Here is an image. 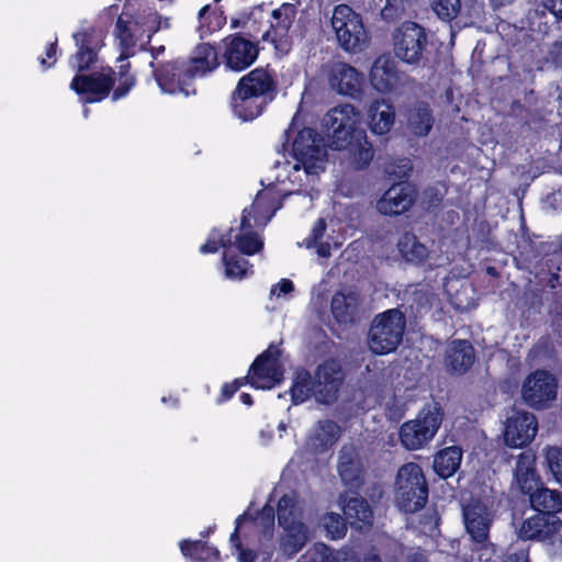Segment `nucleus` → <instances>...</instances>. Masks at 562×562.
<instances>
[{
  "mask_svg": "<svg viewBox=\"0 0 562 562\" xmlns=\"http://www.w3.org/2000/svg\"><path fill=\"white\" fill-rule=\"evenodd\" d=\"M358 305V293L352 289H344L333 296L331 312L338 322L347 323L352 319Z\"/></svg>",
  "mask_w": 562,
  "mask_h": 562,
  "instance_id": "nucleus-33",
  "label": "nucleus"
},
{
  "mask_svg": "<svg viewBox=\"0 0 562 562\" xmlns=\"http://www.w3.org/2000/svg\"><path fill=\"white\" fill-rule=\"evenodd\" d=\"M289 155L292 160L276 165L274 180L268 179L267 187L252 203L254 209L274 204L278 210L281 198L286 196L303 210L312 207L314 184L326 169L327 149L314 130L303 128L294 137Z\"/></svg>",
  "mask_w": 562,
  "mask_h": 562,
  "instance_id": "nucleus-1",
  "label": "nucleus"
},
{
  "mask_svg": "<svg viewBox=\"0 0 562 562\" xmlns=\"http://www.w3.org/2000/svg\"><path fill=\"white\" fill-rule=\"evenodd\" d=\"M542 457L548 472L554 482L562 486V447L546 446L542 449Z\"/></svg>",
  "mask_w": 562,
  "mask_h": 562,
  "instance_id": "nucleus-42",
  "label": "nucleus"
},
{
  "mask_svg": "<svg viewBox=\"0 0 562 562\" xmlns=\"http://www.w3.org/2000/svg\"><path fill=\"white\" fill-rule=\"evenodd\" d=\"M57 46L56 43L49 45L46 49V58L41 59V64L44 68H49L56 61Z\"/></svg>",
  "mask_w": 562,
  "mask_h": 562,
  "instance_id": "nucleus-51",
  "label": "nucleus"
},
{
  "mask_svg": "<svg viewBox=\"0 0 562 562\" xmlns=\"http://www.w3.org/2000/svg\"><path fill=\"white\" fill-rule=\"evenodd\" d=\"M179 547L182 554L193 562H216L220 557V552L215 548L209 547L199 540H182Z\"/></svg>",
  "mask_w": 562,
  "mask_h": 562,
  "instance_id": "nucleus-39",
  "label": "nucleus"
},
{
  "mask_svg": "<svg viewBox=\"0 0 562 562\" xmlns=\"http://www.w3.org/2000/svg\"><path fill=\"white\" fill-rule=\"evenodd\" d=\"M434 119L426 105H417L409 111L408 126L413 134L426 136L432 127Z\"/></svg>",
  "mask_w": 562,
  "mask_h": 562,
  "instance_id": "nucleus-41",
  "label": "nucleus"
},
{
  "mask_svg": "<svg viewBox=\"0 0 562 562\" xmlns=\"http://www.w3.org/2000/svg\"><path fill=\"white\" fill-rule=\"evenodd\" d=\"M395 122L393 105L385 100L372 102L368 109V125L370 131L376 135L389 133Z\"/></svg>",
  "mask_w": 562,
  "mask_h": 562,
  "instance_id": "nucleus-29",
  "label": "nucleus"
},
{
  "mask_svg": "<svg viewBox=\"0 0 562 562\" xmlns=\"http://www.w3.org/2000/svg\"><path fill=\"white\" fill-rule=\"evenodd\" d=\"M463 518L467 531L472 539L479 543L484 542L492 521L487 504L482 501L468 504L463 508Z\"/></svg>",
  "mask_w": 562,
  "mask_h": 562,
  "instance_id": "nucleus-20",
  "label": "nucleus"
},
{
  "mask_svg": "<svg viewBox=\"0 0 562 562\" xmlns=\"http://www.w3.org/2000/svg\"><path fill=\"white\" fill-rule=\"evenodd\" d=\"M540 485L542 480L537 469L536 454L530 451L520 452L513 467L512 488L529 495Z\"/></svg>",
  "mask_w": 562,
  "mask_h": 562,
  "instance_id": "nucleus-17",
  "label": "nucleus"
},
{
  "mask_svg": "<svg viewBox=\"0 0 562 562\" xmlns=\"http://www.w3.org/2000/svg\"><path fill=\"white\" fill-rule=\"evenodd\" d=\"M169 27V20L161 19L144 0H126L119 16L115 36L126 54L137 46L143 47L155 32Z\"/></svg>",
  "mask_w": 562,
  "mask_h": 562,
  "instance_id": "nucleus-4",
  "label": "nucleus"
},
{
  "mask_svg": "<svg viewBox=\"0 0 562 562\" xmlns=\"http://www.w3.org/2000/svg\"><path fill=\"white\" fill-rule=\"evenodd\" d=\"M396 248L401 257L412 263H422L428 257L426 246L418 241L412 233H404L400 236Z\"/></svg>",
  "mask_w": 562,
  "mask_h": 562,
  "instance_id": "nucleus-36",
  "label": "nucleus"
},
{
  "mask_svg": "<svg viewBox=\"0 0 562 562\" xmlns=\"http://www.w3.org/2000/svg\"><path fill=\"white\" fill-rule=\"evenodd\" d=\"M323 526L331 539L344 537L347 530L345 520L339 514L329 513L323 518Z\"/></svg>",
  "mask_w": 562,
  "mask_h": 562,
  "instance_id": "nucleus-45",
  "label": "nucleus"
},
{
  "mask_svg": "<svg viewBox=\"0 0 562 562\" xmlns=\"http://www.w3.org/2000/svg\"><path fill=\"white\" fill-rule=\"evenodd\" d=\"M293 292V282L289 279H281L278 283L272 285L270 290V300L288 301L292 297Z\"/></svg>",
  "mask_w": 562,
  "mask_h": 562,
  "instance_id": "nucleus-46",
  "label": "nucleus"
},
{
  "mask_svg": "<svg viewBox=\"0 0 562 562\" xmlns=\"http://www.w3.org/2000/svg\"><path fill=\"white\" fill-rule=\"evenodd\" d=\"M218 66L217 53L209 44L199 45L189 63H168L155 70L156 81L162 93L183 94L195 92L192 79Z\"/></svg>",
  "mask_w": 562,
  "mask_h": 562,
  "instance_id": "nucleus-3",
  "label": "nucleus"
},
{
  "mask_svg": "<svg viewBox=\"0 0 562 562\" xmlns=\"http://www.w3.org/2000/svg\"><path fill=\"white\" fill-rule=\"evenodd\" d=\"M461 461V449L456 446L447 447L436 454L434 470L441 477H450L460 468Z\"/></svg>",
  "mask_w": 562,
  "mask_h": 562,
  "instance_id": "nucleus-37",
  "label": "nucleus"
},
{
  "mask_svg": "<svg viewBox=\"0 0 562 562\" xmlns=\"http://www.w3.org/2000/svg\"><path fill=\"white\" fill-rule=\"evenodd\" d=\"M240 400H241V402H243L244 404H246V405H248V406H250V405L252 404L251 397H250V395H249V394H247V393H243V394L240 395Z\"/></svg>",
  "mask_w": 562,
  "mask_h": 562,
  "instance_id": "nucleus-55",
  "label": "nucleus"
},
{
  "mask_svg": "<svg viewBox=\"0 0 562 562\" xmlns=\"http://www.w3.org/2000/svg\"><path fill=\"white\" fill-rule=\"evenodd\" d=\"M347 146L334 148L335 150H345L348 155V161L355 169H364L373 159V148L366 131L357 132L353 137L347 139Z\"/></svg>",
  "mask_w": 562,
  "mask_h": 562,
  "instance_id": "nucleus-27",
  "label": "nucleus"
},
{
  "mask_svg": "<svg viewBox=\"0 0 562 562\" xmlns=\"http://www.w3.org/2000/svg\"><path fill=\"white\" fill-rule=\"evenodd\" d=\"M414 202V190L409 184L392 186L376 202V210L384 215H400Z\"/></svg>",
  "mask_w": 562,
  "mask_h": 562,
  "instance_id": "nucleus-21",
  "label": "nucleus"
},
{
  "mask_svg": "<svg viewBox=\"0 0 562 562\" xmlns=\"http://www.w3.org/2000/svg\"><path fill=\"white\" fill-rule=\"evenodd\" d=\"M330 23L337 42L345 52L359 54L369 46L370 36L362 16L349 5H336Z\"/></svg>",
  "mask_w": 562,
  "mask_h": 562,
  "instance_id": "nucleus-7",
  "label": "nucleus"
},
{
  "mask_svg": "<svg viewBox=\"0 0 562 562\" xmlns=\"http://www.w3.org/2000/svg\"><path fill=\"white\" fill-rule=\"evenodd\" d=\"M341 381L342 373L336 361L319 366L314 379L306 371H297L291 389L292 401L300 404L314 396L319 403H329L336 397Z\"/></svg>",
  "mask_w": 562,
  "mask_h": 562,
  "instance_id": "nucleus-5",
  "label": "nucleus"
},
{
  "mask_svg": "<svg viewBox=\"0 0 562 562\" xmlns=\"http://www.w3.org/2000/svg\"><path fill=\"white\" fill-rule=\"evenodd\" d=\"M236 529L235 532L231 537V542L234 543L237 550V560L238 562H254V554L251 551L243 549L241 546L237 542L238 531L246 524L254 525L255 527L262 528L265 533H269L274 524V510L270 505H266L261 512V514L255 519H249V514H245L236 520Z\"/></svg>",
  "mask_w": 562,
  "mask_h": 562,
  "instance_id": "nucleus-24",
  "label": "nucleus"
},
{
  "mask_svg": "<svg viewBox=\"0 0 562 562\" xmlns=\"http://www.w3.org/2000/svg\"><path fill=\"white\" fill-rule=\"evenodd\" d=\"M110 68H102L91 75H77L70 88L85 103L99 102L108 97L111 88L117 82L113 99L117 100L124 97L134 86V78L128 72H121L119 79L113 77Z\"/></svg>",
  "mask_w": 562,
  "mask_h": 562,
  "instance_id": "nucleus-6",
  "label": "nucleus"
},
{
  "mask_svg": "<svg viewBox=\"0 0 562 562\" xmlns=\"http://www.w3.org/2000/svg\"><path fill=\"white\" fill-rule=\"evenodd\" d=\"M538 420L526 411L514 409L504 422V443L509 448H524L537 436Z\"/></svg>",
  "mask_w": 562,
  "mask_h": 562,
  "instance_id": "nucleus-13",
  "label": "nucleus"
},
{
  "mask_svg": "<svg viewBox=\"0 0 562 562\" xmlns=\"http://www.w3.org/2000/svg\"><path fill=\"white\" fill-rule=\"evenodd\" d=\"M405 330V319L398 310H389L378 315L369 333V348L376 355L394 351L401 344Z\"/></svg>",
  "mask_w": 562,
  "mask_h": 562,
  "instance_id": "nucleus-10",
  "label": "nucleus"
},
{
  "mask_svg": "<svg viewBox=\"0 0 562 562\" xmlns=\"http://www.w3.org/2000/svg\"><path fill=\"white\" fill-rule=\"evenodd\" d=\"M266 99L248 94L245 90L236 88L233 94V111L243 121L256 119L263 110Z\"/></svg>",
  "mask_w": 562,
  "mask_h": 562,
  "instance_id": "nucleus-30",
  "label": "nucleus"
},
{
  "mask_svg": "<svg viewBox=\"0 0 562 562\" xmlns=\"http://www.w3.org/2000/svg\"><path fill=\"white\" fill-rule=\"evenodd\" d=\"M338 471L345 484L351 487L360 484L361 464L351 449L341 450Z\"/></svg>",
  "mask_w": 562,
  "mask_h": 562,
  "instance_id": "nucleus-38",
  "label": "nucleus"
},
{
  "mask_svg": "<svg viewBox=\"0 0 562 562\" xmlns=\"http://www.w3.org/2000/svg\"><path fill=\"white\" fill-rule=\"evenodd\" d=\"M324 124L329 132V146L341 148L347 146V139L355 136L361 128L360 112L351 104H341L331 109L324 119Z\"/></svg>",
  "mask_w": 562,
  "mask_h": 562,
  "instance_id": "nucleus-12",
  "label": "nucleus"
},
{
  "mask_svg": "<svg viewBox=\"0 0 562 562\" xmlns=\"http://www.w3.org/2000/svg\"><path fill=\"white\" fill-rule=\"evenodd\" d=\"M296 16V8L291 3H283L280 8L271 12V31L267 32V36L276 44L277 49L288 50L286 36L290 26Z\"/></svg>",
  "mask_w": 562,
  "mask_h": 562,
  "instance_id": "nucleus-25",
  "label": "nucleus"
},
{
  "mask_svg": "<svg viewBox=\"0 0 562 562\" xmlns=\"http://www.w3.org/2000/svg\"><path fill=\"white\" fill-rule=\"evenodd\" d=\"M345 515L350 519V524L358 529L370 525L372 520V512L362 498L347 495L340 499Z\"/></svg>",
  "mask_w": 562,
  "mask_h": 562,
  "instance_id": "nucleus-35",
  "label": "nucleus"
},
{
  "mask_svg": "<svg viewBox=\"0 0 562 562\" xmlns=\"http://www.w3.org/2000/svg\"><path fill=\"white\" fill-rule=\"evenodd\" d=\"M558 383L547 371H536L529 374L521 387V396L526 404L535 408H543L555 400Z\"/></svg>",
  "mask_w": 562,
  "mask_h": 562,
  "instance_id": "nucleus-15",
  "label": "nucleus"
},
{
  "mask_svg": "<svg viewBox=\"0 0 562 562\" xmlns=\"http://www.w3.org/2000/svg\"><path fill=\"white\" fill-rule=\"evenodd\" d=\"M416 562H424V559L422 555H419L418 560H416Z\"/></svg>",
  "mask_w": 562,
  "mask_h": 562,
  "instance_id": "nucleus-61",
  "label": "nucleus"
},
{
  "mask_svg": "<svg viewBox=\"0 0 562 562\" xmlns=\"http://www.w3.org/2000/svg\"><path fill=\"white\" fill-rule=\"evenodd\" d=\"M392 549H393L395 552L400 551V552L402 553V549H401V547H400L397 543H395V542H392Z\"/></svg>",
  "mask_w": 562,
  "mask_h": 562,
  "instance_id": "nucleus-58",
  "label": "nucleus"
},
{
  "mask_svg": "<svg viewBox=\"0 0 562 562\" xmlns=\"http://www.w3.org/2000/svg\"><path fill=\"white\" fill-rule=\"evenodd\" d=\"M404 167H405L406 169H411V164H409V161H408V160H405Z\"/></svg>",
  "mask_w": 562,
  "mask_h": 562,
  "instance_id": "nucleus-60",
  "label": "nucleus"
},
{
  "mask_svg": "<svg viewBox=\"0 0 562 562\" xmlns=\"http://www.w3.org/2000/svg\"><path fill=\"white\" fill-rule=\"evenodd\" d=\"M278 519L282 528L280 548L292 558L308 540V529L302 521L301 506L294 495H284L278 503Z\"/></svg>",
  "mask_w": 562,
  "mask_h": 562,
  "instance_id": "nucleus-8",
  "label": "nucleus"
},
{
  "mask_svg": "<svg viewBox=\"0 0 562 562\" xmlns=\"http://www.w3.org/2000/svg\"><path fill=\"white\" fill-rule=\"evenodd\" d=\"M380 559L379 557L374 555V554H371L369 555L367 559H366V562H379Z\"/></svg>",
  "mask_w": 562,
  "mask_h": 562,
  "instance_id": "nucleus-56",
  "label": "nucleus"
},
{
  "mask_svg": "<svg viewBox=\"0 0 562 562\" xmlns=\"http://www.w3.org/2000/svg\"><path fill=\"white\" fill-rule=\"evenodd\" d=\"M224 59L226 66L240 71L249 67L257 58V45L240 36H231L224 41Z\"/></svg>",
  "mask_w": 562,
  "mask_h": 562,
  "instance_id": "nucleus-18",
  "label": "nucleus"
},
{
  "mask_svg": "<svg viewBox=\"0 0 562 562\" xmlns=\"http://www.w3.org/2000/svg\"><path fill=\"white\" fill-rule=\"evenodd\" d=\"M303 245L306 248H314L316 254L321 258H327L330 255V247H329V245L327 243H323L321 240H317L316 243H312L310 240H304Z\"/></svg>",
  "mask_w": 562,
  "mask_h": 562,
  "instance_id": "nucleus-48",
  "label": "nucleus"
},
{
  "mask_svg": "<svg viewBox=\"0 0 562 562\" xmlns=\"http://www.w3.org/2000/svg\"><path fill=\"white\" fill-rule=\"evenodd\" d=\"M474 362V350L465 340L450 342L446 351V364L457 373L465 372Z\"/></svg>",
  "mask_w": 562,
  "mask_h": 562,
  "instance_id": "nucleus-31",
  "label": "nucleus"
},
{
  "mask_svg": "<svg viewBox=\"0 0 562 562\" xmlns=\"http://www.w3.org/2000/svg\"><path fill=\"white\" fill-rule=\"evenodd\" d=\"M273 81L271 76L261 68H256L244 76L237 87L248 92V94L266 99V93L272 89Z\"/></svg>",
  "mask_w": 562,
  "mask_h": 562,
  "instance_id": "nucleus-34",
  "label": "nucleus"
},
{
  "mask_svg": "<svg viewBox=\"0 0 562 562\" xmlns=\"http://www.w3.org/2000/svg\"><path fill=\"white\" fill-rule=\"evenodd\" d=\"M282 376L279 350L269 348L256 359L247 378L255 389L270 390L280 383Z\"/></svg>",
  "mask_w": 562,
  "mask_h": 562,
  "instance_id": "nucleus-16",
  "label": "nucleus"
},
{
  "mask_svg": "<svg viewBox=\"0 0 562 562\" xmlns=\"http://www.w3.org/2000/svg\"><path fill=\"white\" fill-rule=\"evenodd\" d=\"M546 5L557 18L562 19V0H546Z\"/></svg>",
  "mask_w": 562,
  "mask_h": 562,
  "instance_id": "nucleus-52",
  "label": "nucleus"
},
{
  "mask_svg": "<svg viewBox=\"0 0 562 562\" xmlns=\"http://www.w3.org/2000/svg\"><path fill=\"white\" fill-rule=\"evenodd\" d=\"M116 11H117V7H115V5H110V7L105 10V12H106V13H109V14H115V13H116Z\"/></svg>",
  "mask_w": 562,
  "mask_h": 562,
  "instance_id": "nucleus-57",
  "label": "nucleus"
},
{
  "mask_svg": "<svg viewBox=\"0 0 562 562\" xmlns=\"http://www.w3.org/2000/svg\"><path fill=\"white\" fill-rule=\"evenodd\" d=\"M161 403L166 404V405H170V406H177L178 405V398L173 395H169V396H162L161 397Z\"/></svg>",
  "mask_w": 562,
  "mask_h": 562,
  "instance_id": "nucleus-54",
  "label": "nucleus"
},
{
  "mask_svg": "<svg viewBox=\"0 0 562 562\" xmlns=\"http://www.w3.org/2000/svg\"><path fill=\"white\" fill-rule=\"evenodd\" d=\"M562 521L555 515L536 514L526 519L520 529L519 537L522 539L546 540L559 532Z\"/></svg>",
  "mask_w": 562,
  "mask_h": 562,
  "instance_id": "nucleus-22",
  "label": "nucleus"
},
{
  "mask_svg": "<svg viewBox=\"0 0 562 562\" xmlns=\"http://www.w3.org/2000/svg\"><path fill=\"white\" fill-rule=\"evenodd\" d=\"M505 562H528L527 555L524 551H520L519 553L512 554L507 558Z\"/></svg>",
  "mask_w": 562,
  "mask_h": 562,
  "instance_id": "nucleus-53",
  "label": "nucleus"
},
{
  "mask_svg": "<svg viewBox=\"0 0 562 562\" xmlns=\"http://www.w3.org/2000/svg\"><path fill=\"white\" fill-rule=\"evenodd\" d=\"M340 428L330 420L319 422L310 432L305 447L312 453L329 449L339 438Z\"/></svg>",
  "mask_w": 562,
  "mask_h": 562,
  "instance_id": "nucleus-28",
  "label": "nucleus"
},
{
  "mask_svg": "<svg viewBox=\"0 0 562 562\" xmlns=\"http://www.w3.org/2000/svg\"><path fill=\"white\" fill-rule=\"evenodd\" d=\"M302 562H355V558L347 551L333 554L325 544L316 543L302 557Z\"/></svg>",
  "mask_w": 562,
  "mask_h": 562,
  "instance_id": "nucleus-40",
  "label": "nucleus"
},
{
  "mask_svg": "<svg viewBox=\"0 0 562 562\" xmlns=\"http://www.w3.org/2000/svg\"><path fill=\"white\" fill-rule=\"evenodd\" d=\"M241 384H243L241 380H235L232 383L224 384L222 387V396L218 400V402H224V401H227L228 398H231Z\"/></svg>",
  "mask_w": 562,
  "mask_h": 562,
  "instance_id": "nucleus-50",
  "label": "nucleus"
},
{
  "mask_svg": "<svg viewBox=\"0 0 562 562\" xmlns=\"http://www.w3.org/2000/svg\"><path fill=\"white\" fill-rule=\"evenodd\" d=\"M329 83L338 93L355 97L361 90L362 75L355 67L339 63L331 67Z\"/></svg>",
  "mask_w": 562,
  "mask_h": 562,
  "instance_id": "nucleus-23",
  "label": "nucleus"
},
{
  "mask_svg": "<svg viewBox=\"0 0 562 562\" xmlns=\"http://www.w3.org/2000/svg\"><path fill=\"white\" fill-rule=\"evenodd\" d=\"M215 2H220L221 0H214Z\"/></svg>",
  "mask_w": 562,
  "mask_h": 562,
  "instance_id": "nucleus-62",
  "label": "nucleus"
},
{
  "mask_svg": "<svg viewBox=\"0 0 562 562\" xmlns=\"http://www.w3.org/2000/svg\"><path fill=\"white\" fill-rule=\"evenodd\" d=\"M199 22L204 33H213L226 24V18L222 11L214 10L210 13V5L206 4L199 12Z\"/></svg>",
  "mask_w": 562,
  "mask_h": 562,
  "instance_id": "nucleus-43",
  "label": "nucleus"
},
{
  "mask_svg": "<svg viewBox=\"0 0 562 562\" xmlns=\"http://www.w3.org/2000/svg\"><path fill=\"white\" fill-rule=\"evenodd\" d=\"M394 559H395V557H393V555L392 557L389 555V554L385 555V561L386 562H393Z\"/></svg>",
  "mask_w": 562,
  "mask_h": 562,
  "instance_id": "nucleus-59",
  "label": "nucleus"
},
{
  "mask_svg": "<svg viewBox=\"0 0 562 562\" xmlns=\"http://www.w3.org/2000/svg\"><path fill=\"white\" fill-rule=\"evenodd\" d=\"M408 0H386V4L382 10V15L386 19H393L400 12L404 11Z\"/></svg>",
  "mask_w": 562,
  "mask_h": 562,
  "instance_id": "nucleus-47",
  "label": "nucleus"
},
{
  "mask_svg": "<svg viewBox=\"0 0 562 562\" xmlns=\"http://www.w3.org/2000/svg\"><path fill=\"white\" fill-rule=\"evenodd\" d=\"M442 423V413L437 404L425 406L415 419L404 423L400 430L402 445L408 450H418L430 442Z\"/></svg>",
  "mask_w": 562,
  "mask_h": 562,
  "instance_id": "nucleus-11",
  "label": "nucleus"
},
{
  "mask_svg": "<svg viewBox=\"0 0 562 562\" xmlns=\"http://www.w3.org/2000/svg\"><path fill=\"white\" fill-rule=\"evenodd\" d=\"M531 506L539 514L554 515L562 512V493L540 485L529 494Z\"/></svg>",
  "mask_w": 562,
  "mask_h": 562,
  "instance_id": "nucleus-32",
  "label": "nucleus"
},
{
  "mask_svg": "<svg viewBox=\"0 0 562 562\" xmlns=\"http://www.w3.org/2000/svg\"><path fill=\"white\" fill-rule=\"evenodd\" d=\"M428 490L422 468L409 462L402 465L395 480V501L401 509L413 513L426 504Z\"/></svg>",
  "mask_w": 562,
  "mask_h": 562,
  "instance_id": "nucleus-9",
  "label": "nucleus"
},
{
  "mask_svg": "<svg viewBox=\"0 0 562 562\" xmlns=\"http://www.w3.org/2000/svg\"><path fill=\"white\" fill-rule=\"evenodd\" d=\"M326 231V223L324 220H318L312 229L311 236L306 238L305 240H310L312 243H316L317 240H321L325 234Z\"/></svg>",
  "mask_w": 562,
  "mask_h": 562,
  "instance_id": "nucleus-49",
  "label": "nucleus"
},
{
  "mask_svg": "<svg viewBox=\"0 0 562 562\" xmlns=\"http://www.w3.org/2000/svg\"><path fill=\"white\" fill-rule=\"evenodd\" d=\"M74 41L78 50L70 58L69 64L72 69L82 71L95 60L98 40L93 30L86 29L76 32L74 34Z\"/></svg>",
  "mask_w": 562,
  "mask_h": 562,
  "instance_id": "nucleus-26",
  "label": "nucleus"
},
{
  "mask_svg": "<svg viewBox=\"0 0 562 562\" xmlns=\"http://www.w3.org/2000/svg\"><path fill=\"white\" fill-rule=\"evenodd\" d=\"M277 207L274 204L254 209H245L238 226L232 227L228 232L213 229L206 241L201 245V254H214L223 248L222 261L225 268V277L231 280H240L251 273V266L248 260L234 254V249L241 254L251 256L259 252L263 241L255 232L256 227L265 226Z\"/></svg>",
  "mask_w": 562,
  "mask_h": 562,
  "instance_id": "nucleus-2",
  "label": "nucleus"
},
{
  "mask_svg": "<svg viewBox=\"0 0 562 562\" xmlns=\"http://www.w3.org/2000/svg\"><path fill=\"white\" fill-rule=\"evenodd\" d=\"M394 53L397 58L407 64L420 60L426 45V33L414 22L403 23L394 34Z\"/></svg>",
  "mask_w": 562,
  "mask_h": 562,
  "instance_id": "nucleus-14",
  "label": "nucleus"
},
{
  "mask_svg": "<svg viewBox=\"0 0 562 562\" xmlns=\"http://www.w3.org/2000/svg\"><path fill=\"white\" fill-rule=\"evenodd\" d=\"M431 8L438 18L450 21L460 12L461 2L460 0H431Z\"/></svg>",
  "mask_w": 562,
  "mask_h": 562,
  "instance_id": "nucleus-44",
  "label": "nucleus"
},
{
  "mask_svg": "<svg viewBox=\"0 0 562 562\" xmlns=\"http://www.w3.org/2000/svg\"><path fill=\"white\" fill-rule=\"evenodd\" d=\"M371 86L379 92L389 93L403 83L404 75L397 71L395 63L390 56H379L370 70Z\"/></svg>",
  "mask_w": 562,
  "mask_h": 562,
  "instance_id": "nucleus-19",
  "label": "nucleus"
}]
</instances>
